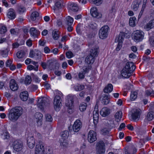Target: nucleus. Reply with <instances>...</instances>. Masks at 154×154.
<instances>
[{
    "label": "nucleus",
    "instance_id": "f257e3e1",
    "mask_svg": "<svg viewBox=\"0 0 154 154\" xmlns=\"http://www.w3.org/2000/svg\"><path fill=\"white\" fill-rule=\"evenodd\" d=\"M23 109L20 106L15 107L9 111L8 114L9 119L11 121H17L22 114Z\"/></svg>",
    "mask_w": 154,
    "mask_h": 154
},
{
    "label": "nucleus",
    "instance_id": "f03ea898",
    "mask_svg": "<svg viewBox=\"0 0 154 154\" xmlns=\"http://www.w3.org/2000/svg\"><path fill=\"white\" fill-rule=\"evenodd\" d=\"M44 146V143L39 141L36 145L35 154H52L50 152V149H49L47 151V149Z\"/></svg>",
    "mask_w": 154,
    "mask_h": 154
},
{
    "label": "nucleus",
    "instance_id": "7ed1b4c3",
    "mask_svg": "<svg viewBox=\"0 0 154 154\" xmlns=\"http://www.w3.org/2000/svg\"><path fill=\"white\" fill-rule=\"evenodd\" d=\"M49 105V100L45 97H39L37 106L41 109L42 110L44 107Z\"/></svg>",
    "mask_w": 154,
    "mask_h": 154
},
{
    "label": "nucleus",
    "instance_id": "20e7f679",
    "mask_svg": "<svg viewBox=\"0 0 154 154\" xmlns=\"http://www.w3.org/2000/svg\"><path fill=\"white\" fill-rule=\"evenodd\" d=\"M144 35V33L143 31L137 30L133 34V39L136 42H139L143 39Z\"/></svg>",
    "mask_w": 154,
    "mask_h": 154
},
{
    "label": "nucleus",
    "instance_id": "39448f33",
    "mask_svg": "<svg viewBox=\"0 0 154 154\" xmlns=\"http://www.w3.org/2000/svg\"><path fill=\"white\" fill-rule=\"evenodd\" d=\"M109 29V27L108 26H104L100 29L99 32V38L102 39L106 38L107 36Z\"/></svg>",
    "mask_w": 154,
    "mask_h": 154
},
{
    "label": "nucleus",
    "instance_id": "423d86ee",
    "mask_svg": "<svg viewBox=\"0 0 154 154\" xmlns=\"http://www.w3.org/2000/svg\"><path fill=\"white\" fill-rule=\"evenodd\" d=\"M61 99L59 95H56L54 100V105L55 109L57 111L60 110V107L62 106Z\"/></svg>",
    "mask_w": 154,
    "mask_h": 154
},
{
    "label": "nucleus",
    "instance_id": "0eeeda50",
    "mask_svg": "<svg viewBox=\"0 0 154 154\" xmlns=\"http://www.w3.org/2000/svg\"><path fill=\"white\" fill-rule=\"evenodd\" d=\"M104 146V144L103 141H100L97 143L96 146L97 154H104L105 151Z\"/></svg>",
    "mask_w": 154,
    "mask_h": 154
},
{
    "label": "nucleus",
    "instance_id": "6e6552de",
    "mask_svg": "<svg viewBox=\"0 0 154 154\" xmlns=\"http://www.w3.org/2000/svg\"><path fill=\"white\" fill-rule=\"evenodd\" d=\"M97 134L93 130H90L88 134V140L91 143H93L97 139Z\"/></svg>",
    "mask_w": 154,
    "mask_h": 154
},
{
    "label": "nucleus",
    "instance_id": "1a4fd4ad",
    "mask_svg": "<svg viewBox=\"0 0 154 154\" xmlns=\"http://www.w3.org/2000/svg\"><path fill=\"white\" fill-rule=\"evenodd\" d=\"M13 147L14 149L17 152L20 151L23 148L22 142L20 140L14 141L13 143Z\"/></svg>",
    "mask_w": 154,
    "mask_h": 154
},
{
    "label": "nucleus",
    "instance_id": "9d476101",
    "mask_svg": "<svg viewBox=\"0 0 154 154\" xmlns=\"http://www.w3.org/2000/svg\"><path fill=\"white\" fill-rule=\"evenodd\" d=\"M82 123L81 121L79 119L76 120L72 126L73 131L74 132H78L82 128Z\"/></svg>",
    "mask_w": 154,
    "mask_h": 154
},
{
    "label": "nucleus",
    "instance_id": "9b49d317",
    "mask_svg": "<svg viewBox=\"0 0 154 154\" xmlns=\"http://www.w3.org/2000/svg\"><path fill=\"white\" fill-rule=\"evenodd\" d=\"M73 97L72 96L68 95L67 97L66 105L69 109H71L73 106Z\"/></svg>",
    "mask_w": 154,
    "mask_h": 154
},
{
    "label": "nucleus",
    "instance_id": "f8f14e48",
    "mask_svg": "<svg viewBox=\"0 0 154 154\" xmlns=\"http://www.w3.org/2000/svg\"><path fill=\"white\" fill-rule=\"evenodd\" d=\"M140 110L139 109H135L133 110L131 115L133 120L136 121L138 120L140 117Z\"/></svg>",
    "mask_w": 154,
    "mask_h": 154
},
{
    "label": "nucleus",
    "instance_id": "ddd939ff",
    "mask_svg": "<svg viewBox=\"0 0 154 154\" xmlns=\"http://www.w3.org/2000/svg\"><path fill=\"white\" fill-rule=\"evenodd\" d=\"M123 68L132 73L135 70L136 66L133 63L128 62L126 63Z\"/></svg>",
    "mask_w": 154,
    "mask_h": 154
},
{
    "label": "nucleus",
    "instance_id": "4468645a",
    "mask_svg": "<svg viewBox=\"0 0 154 154\" xmlns=\"http://www.w3.org/2000/svg\"><path fill=\"white\" fill-rule=\"evenodd\" d=\"M90 12L91 15L94 17L97 18H101L102 15L101 13L98 12L96 7H93L91 9Z\"/></svg>",
    "mask_w": 154,
    "mask_h": 154
},
{
    "label": "nucleus",
    "instance_id": "2eb2a0df",
    "mask_svg": "<svg viewBox=\"0 0 154 154\" xmlns=\"http://www.w3.org/2000/svg\"><path fill=\"white\" fill-rule=\"evenodd\" d=\"M96 31L88 27L85 28V30L83 32V35L86 34V35L89 38H91L93 36L95 35Z\"/></svg>",
    "mask_w": 154,
    "mask_h": 154
},
{
    "label": "nucleus",
    "instance_id": "dca6fc26",
    "mask_svg": "<svg viewBox=\"0 0 154 154\" xmlns=\"http://www.w3.org/2000/svg\"><path fill=\"white\" fill-rule=\"evenodd\" d=\"M29 56L31 58H34L37 59L41 57V53L38 50H31L29 53Z\"/></svg>",
    "mask_w": 154,
    "mask_h": 154
},
{
    "label": "nucleus",
    "instance_id": "f3484780",
    "mask_svg": "<svg viewBox=\"0 0 154 154\" xmlns=\"http://www.w3.org/2000/svg\"><path fill=\"white\" fill-rule=\"evenodd\" d=\"M27 143L28 146L30 148L34 147L35 144V142L33 136H29L27 138Z\"/></svg>",
    "mask_w": 154,
    "mask_h": 154
},
{
    "label": "nucleus",
    "instance_id": "a211bd4d",
    "mask_svg": "<svg viewBox=\"0 0 154 154\" xmlns=\"http://www.w3.org/2000/svg\"><path fill=\"white\" fill-rule=\"evenodd\" d=\"M9 87L11 90L14 91L17 90L18 88L17 84L16 82L13 79H12L10 80Z\"/></svg>",
    "mask_w": 154,
    "mask_h": 154
},
{
    "label": "nucleus",
    "instance_id": "6ab92c4d",
    "mask_svg": "<svg viewBox=\"0 0 154 154\" xmlns=\"http://www.w3.org/2000/svg\"><path fill=\"white\" fill-rule=\"evenodd\" d=\"M124 151L125 154H135L137 152L136 149L132 146L126 147L124 149Z\"/></svg>",
    "mask_w": 154,
    "mask_h": 154
},
{
    "label": "nucleus",
    "instance_id": "aec40b11",
    "mask_svg": "<svg viewBox=\"0 0 154 154\" xmlns=\"http://www.w3.org/2000/svg\"><path fill=\"white\" fill-rule=\"evenodd\" d=\"M110 113V110L108 108L104 107L100 111V114L103 117H105L109 115Z\"/></svg>",
    "mask_w": 154,
    "mask_h": 154
},
{
    "label": "nucleus",
    "instance_id": "412c9836",
    "mask_svg": "<svg viewBox=\"0 0 154 154\" xmlns=\"http://www.w3.org/2000/svg\"><path fill=\"white\" fill-rule=\"evenodd\" d=\"M141 2V0H135L131 5L132 9L134 11H137L139 5Z\"/></svg>",
    "mask_w": 154,
    "mask_h": 154
},
{
    "label": "nucleus",
    "instance_id": "4be33fe9",
    "mask_svg": "<svg viewBox=\"0 0 154 154\" xmlns=\"http://www.w3.org/2000/svg\"><path fill=\"white\" fill-rule=\"evenodd\" d=\"M85 27H83V26L81 24H79L76 27V32L79 35H83V32H85Z\"/></svg>",
    "mask_w": 154,
    "mask_h": 154
},
{
    "label": "nucleus",
    "instance_id": "5701e85b",
    "mask_svg": "<svg viewBox=\"0 0 154 154\" xmlns=\"http://www.w3.org/2000/svg\"><path fill=\"white\" fill-rule=\"evenodd\" d=\"M131 72L123 68L121 71V75L123 77L128 78L130 77L131 75Z\"/></svg>",
    "mask_w": 154,
    "mask_h": 154
},
{
    "label": "nucleus",
    "instance_id": "b1692460",
    "mask_svg": "<svg viewBox=\"0 0 154 154\" xmlns=\"http://www.w3.org/2000/svg\"><path fill=\"white\" fill-rule=\"evenodd\" d=\"M154 27V19L150 20L144 26V29L148 31Z\"/></svg>",
    "mask_w": 154,
    "mask_h": 154
},
{
    "label": "nucleus",
    "instance_id": "393cba45",
    "mask_svg": "<svg viewBox=\"0 0 154 154\" xmlns=\"http://www.w3.org/2000/svg\"><path fill=\"white\" fill-rule=\"evenodd\" d=\"M30 32L31 35L34 37H36L40 34V32L34 27L30 29Z\"/></svg>",
    "mask_w": 154,
    "mask_h": 154
},
{
    "label": "nucleus",
    "instance_id": "a878e982",
    "mask_svg": "<svg viewBox=\"0 0 154 154\" xmlns=\"http://www.w3.org/2000/svg\"><path fill=\"white\" fill-rule=\"evenodd\" d=\"M125 36V33L124 32H121L118 36H117L115 39L116 42L122 43L123 41V38Z\"/></svg>",
    "mask_w": 154,
    "mask_h": 154
},
{
    "label": "nucleus",
    "instance_id": "bb28decb",
    "mask_svg": "<svg viewBox=\"0 0 154 154\" xmlns=\"http://www.w3.org/2000/svg\"><path fill=\"white\" fill-rule=\"evenodd\" d=\"M7 15L8 17L11 19H14L16 16L14 10L12 8H10L8 10Z\"/></svg>",
    "mask_w": 154,
    "mask_h": 154
},
{
    "label": "nucleus",
    "instance_id": "cd10ccee",
    "mask_svg": "<svg viewBox=\"0 0 154 154\" xmlns=\"http://www.w3.org/2000/svg\"><path fill=\"white\" fill-rule=\"evenodd\" d=\"M154 118V112L151 111L148 112L146 116L145 119L148 121H152Z\"/></svg>",
    "mask_w": 154,
    "mask_h": 154
},
{
    "label": "nucleus",
    "instance_id": "c85d7f7f",
    "mask_svg": "<svg viewBox=\"0 0 154 154\" xmlns=\"http://www.w3.org/2000/svg\"><path fill=\"white\" fill-rule=\"evenodd\" d=\"M95 60V58L92 57L91 55H88L86 58L85 62L88 64H92Z\"/></svg>",
    "mask_w": 154,
    "mask_h": 154
},
{
    "label": "nucleus",
    "instance_id": "c756f323",
    "mask_svg": "<svg viewBox=\"0 0 154 154\" xmlns=\"http://www.w3.org/2000/svg\"><path fill=\"white\" fill-rule=\"evenodd\" d=\"M20 97L21 99L23 101L27 100L28 97V94L27 91H24L20 93Z\"/></svg>",
    "mask_w": 154,
    "mask_h": 154
},
{
    "label": "nucleus",
    "instance_id": "7c9ffc66",
    "mask_svg": "<svg viewBox=\"0 0 154 154\" xmlns=\"http://www.w3.org/2000/svg\"><path fill=\"white\" fill-rule=\"evenodd\" d=\"M113 89V86L111 84H109L106 86L103 89V91L104 93H110Z\"/></svg>",
    "mask_w": 154,
    "mask_h": 154
},
{
    "label": "nucleus",
    "instance_id": "2f4dec72",
    "mask_svg": "<svg viewBox=\"0 0 154 154\" xmlns=\"http://www.w3.org/2000/svg\"><path fill=\"white\" fill-rule=\"evenodd\" d=\"M98 48L96 47L92 48L90 51L89 55L95 58L98 55Z\"/></svg>",
    "mask_w": 154,
    "mask_h": 154
},
{
    "label": "nucleus",
    "instance_id": "473e14b6",
    "mask_svg": "<svg viewBox=\"0 0 154 154\" xmlns=\"http://www.w3.org/2000/svg\"><path fill=\"white\" fill-rule=\"evenodd\" d=\"M68 7L70 10L73 11H77L79 9V7L75 3L71 4L69 5Z\"/></svg>",
    "mask_w": 154,
    "mask_h": 154
},
{
    "label": "nucleus",
    "instance_id": "72a5a7b5",
    "mask_svg": "<svg viewBox=\"0 0 154 154\" xmlns=\"http://www.w3.org/2000/svg\"><path fill=\"white\" fill-rule=\"evenodd\" d=\"M35 116L37 120V123H38V122H39L40 124H41V122L42 121V119L43 117L42 114L40 112H37L35 113Z\"/></svg>",
    "mask_w": 154,
    "mask_h": 154
},
{
    "label": "nucleus",
    "instance_id": "f704fd0d",
    "mask_svg": "<svg viewBox=\"0 0 154 154\" xmlns=\"http://www.w3.org/2000/svg\"><path fill=\"white\" fill-rule=\"evenodd\" d=\"M109 95H104L102 100V103L104 105H107L108 104L109 102Z\"/></svg>",
    "mask_w": 154,
    "mask_h": 154
},
{
    "label": "nucleus",
    "instance_id": "c9c22d12",
    "mask_svg": "<svg viewBox=\"0 0 154 154\" xmlns=\"http://www.w3.org/2000/svg\"><path fill=\"white\" fill-rule=\"evenodd\" d=\"M99 112H93V122L96 125L98 122L99 120Z\"/></svg>",
    "mask_w": 154,
    "mask_h": 154
},
{
    "label": "nucleus",
    "instance_id": "e433bc0d",
    "mask_svg": "<svg viewBox=\"0 0 154 154\" xmlns=\"http://www.w3.org/2000/svg\"><path fill=\"white\" fill-rule=\"evenodd\" d=\"M66 24L67 25H72L73 22V19L69 16L66 18Z\"/></svg>",
    "mask_w": 154,
    "mask_h": 154
},
{
    "label": "nucleus",
    "instance_id": "4c0bfd02",
    "mask_svg": "<svg viewBox=\"0 0 154 154\" xmlns=\"http://www.w3.org/2000/svg\"><path fill=\"white\" fill-rule=\"evenodd\" d=\"M55 62L52 60H49L47 62V65L52 70L54 68Z\"/></svg>",
    "mask_w": 154,
    "mask_h": 154
},
{
    "label": "nucleus",
    "instance_id": "58836bf2",
    "mask_svg": "<svg viewBox=\"0 0 154 154\" xmlns=\"http://www.w3.org/2000/svg\"><path fill=\"white\" fill-rule=\"evenodd\" d=\"M60 144L61 146L63 147H66L68 144L66 139L61 138L60 140Z\"/></svg>",
    "mask_w": 154,
    "mask_h": 154
},
{
    "label": "nucleus",
    "instance_id": "ea45409f",
    "mask_svg": "<svg viewBox=\"0 0 154 154\" xmlns=\"http://www.w3.org/2000/svg\"><path fill=\"white\" fill-rule=\"evenodd\" d=\"M9 50L6 48L4 50H0V54L3 57H6L8 56Z\"/></svg>",
    "mask_w": 154,
    "mask_h": 154
},
{
    "label": "nucleus",
    "instance_id": "a19ab883",
    "mask_svg": "<svg viewBox=\"0 0 154 154\" xmlns=\"http://www.w3.org/2000/svg\"><path fill=\"white\" fill-rule=\"evenodd\" d=\"M39 16V13L37 11H34L33 12L31 15V19L33 20L34 21L35 20L36 18L38 17Z\"/></svg>",
    "mask_w": 154,
    "mask_h": 154
},
{
    "label": "nucleus",
    "instance_id": "79ce46f5",
    "mask_svg": "<svg viewBox=\"0 0 154 154\" xmlns=\"http://www.w3.org/2000/svg\"><path fill=\"white\" fill-rule=\"evenodd\" d=\"M136 20V18L134 17H130L129 21L130 26L132 27L134 26H135V21Z\"/></svg>",
    "mask_w": 154,
    "mask_h": 154
},
{
    "label": "nucleus",
    "instance_id": "37998d69",
    "mask_svg": "<svg viewBox=\"0 0 154 154\" xmlns=\"http://www.w3.org/2000/svg\"><path fill=\"white\" fill-rule=\"evenodd\" d=\"M88 27L96 32L97 30V25L95 23H92L89 25Z\"/></svg>",
    "mask_w": 154,
    "mask_h": 154
},
{
    "label": "nucleus",
    "instance_id": "c03bdc74",
    "mask_svg": "<svg viewBox=\"0 0 154 154\" xmlns=\"http://www.w3.org/2000/svg\"><path fill=\"white\" fill-rule=\"evenodd\" d=\"M69 135V134L67 131H65L61 133V138L63 139H67Z\"/></svg>",
    "mask_w": 154,
    "mask_h": 154
},
{
    "label": "nucleus",
    "instance_id": "a18cd8bd",
    "mask_svg": "<svg viewBox=\"0 0 154 154\" xmlns=\"http://www.w3.org/2000/svg\"><path fill=\"white\" fill-rule=\"evenodd\" d=\"M137 93L136 91H132L131 93L130 99L132 101L135 100L137 97Z\"/></svg>",
    "mask_w": 154,
    "mask_h": 154
},
{
    "label": "nucleus",
    "instance_id": "49530a36",
    "mask_svg": "<svg viewBox=\"0 0 154 154\" xmlns=\"http://www.w3.org/2000/svg\"><path fill=\"white\" fill-rule=\"evenodd\" d=\"M122 116V112L121 111L117 112L115 115V118L120 121Z\"/></svg>",
    "mask_w": 154,
    "mask_h": 154
},
{
    "label": "nucleus",
    "instance_id": "de8ad7c7",
    "mask_svg": "<svg viewBox=\"0 0 154 154\" xmlns=\"http://www.w3.org/2000/svg\"><path fill=\"white\" fill-rule=\"evenodd\" d=\"M60 32L58 31H54L52 32L53 37L55 40H57L59 36Z\"/></svg>",
    "mask_w": 154,
    "mask_h": 154
},
{
    "label": "nucleus",
    "instance_id": "09e8293b",
    "mask_svg": "<svg viewBox=\"0 0 154 154\" xmlns=\"http://www.w3.org/2000/svg\"><path fill=\"white\" fill-rule=\"evenodd\" d=\"M32 81V79L31 77L29 75H27L25 78L24 81L25 84L26 85H29L31 83Z\"/></svg>",
    "mask_w": 154,
    "mask_h": 154
},
{
    "label": "nucleus",
    "instance_id": "8fccbe9b",
    "mask_svg": "<svg viewBox=\"0 0 154 154\" xmlns=\"http://www.w3.org/2000/svg\"><path fill=\"white\" fill-rule=\"evenodd\" d=\"M17 9L18 12L20 14L23 13L26 11L25 8L24 6L21 5L18 6Z\"/></svg>",
    "mask_w": 154,
    "mask_h": 154
},
{
    "label": "nucleus",
    "instance_id": "3c124183",
    "mask_svg": "<svg viewBox=\"0 0 154 154\" xmlns=\"http://www.w3.org/2000/svg\"><path fill=\"white\" fill-rule=\"evenodd\" d=\"M74 87L75 91H79L83 90L85 88V86L83 85L78 84L77 85L75 86Z\"/></svg>",
    "mask_w": 154,
    "mask_h": 154
},
{
    "label": "nucleus",
    "instance_id": "603ef678",
    "mask_svg": "<svg viewBox=\"0 0 154 154\" xmlns=\"http://www.w3.org/2000/svg\"><path fill=\"white\" fill-rule=\"evenodd\" d=\"M62 6L61 2L60 1H57L55 4V6L53 8V10L54 11L57 10V8H61Z\"/></svg>",
    "mask_w": 154,
    "mask_h": 154
},
{
    "label": "nucleus",
    "instance_id": "864d4df0",
    "mask_svg": "<svg viewBox=\"0 0 154 154\" xmlns=\"http://www.w3.org/2000/svg\"><path fill=\"white\" fill-rule=\"evenodd\" d=\"M91 69V66H85L83 67L82 68V70L83 72L85 74L88 72Z\"/></svg>",
    "mask_w": 154,
    "mask_h": 154
},
{
    "label": "nucleus",
    "instance_id": "5fc2aeb1",
    "mask_svg": "<svg viewBox=\"0 0 154 154\" xmlns=\"http://www.w3.org/2000/svg\"><path fill=\"white\" fill-rule=\"evenodd\" d=\"M86 107L87 105L85 103H82L79 106V109L81 111H84L86 109Z\"/></svg>",
    "mask_w": 154,
    "mask_h": 154
},
{
    "label": "nucleus",
    "instance_id": "6e6d98bb",
    "mask_svg": "<svg viewBox=\"0 0 154 154\" xmlns=\"http://www.w3.org/2000/svg\"><path fill=\"white\" fill-rule=\"evenodd\" d=\"M25 55V52L23 51H18L17 54V57L19 58L23 57Z\"/></svg>",
    "mask_w": 154,
    "mask_h": 154
},
{
    "label": "nucleus",
    "instance_id": "4d7b16f0",
    "mask_svg": "<svg viewBox=\"0 0 154 154\" xmlns=\"http://www.w3.org/2000/svg\"><path fill=\"white\" fill-rule=\"evenodd\" d=\"M146 94L147 96H154V91L150 90H147L145 91Z\"/></svg>",
    "mask_w": 154,
    "mask_h": 154
},
{
    "label": "nucleus",
    "instance_id": "13d9d810",
    "mask_svg": "<svg viewBox=\"0 0 154 154\" xmlns=\"http://www.w3.org/2000/svg\"><path fill=\"white\" fill-rule=\"evenodd\" d=\"M38 88V87L36 85H31L28 88L29 90L31 91H36Z\"/></svg>",
    "mask_w": 154,
    "mask_h": 154
},
{
    "label": "nucleus",
    "instance_id": "bf43d9fd",
    "mask_svg": "<svg viewBox=\"0 0 154 154\" xmlns=\"http://www.w3.org/2000/svg\"><path fill=\"white\" fill-rule=\"evenodd\" d=\"M9 137V133L6 132H4L2 134V137L4 140L8 139Z\"/></svg>",
    "mask_w": 154,
    "mask_h": 154
},
{
    "label": "nucleus",
    "instance_id": "052dcab7",
    "mask_svg": "<svg viewBox=\"0 0 154 154\" xmlns=\"http://www.w3.org/2000/svg\"><path fill=\"white\" fill-rule=\"evenodd\" d=\"M7 29L6 27L5 26H2L0 28V33L1 34H3L6 32Z\"/></svg>",
    "mask_w": 154,
    "mask_h": 154
},
{
    "label": "nucleus",
    "instance_id": "680f3d73",
    "mask_svg": "<svg viewBox=\"0 0 154 154\" xmlns=\"http://www.w3.org/2000/svg\"><path fill=\"white\" fill-rule=\"evenodd\" d=\"M66 57L68 58H70L73 56V53L71 51H69L66 52Z\"/></svg>",
    "mask_w": 154,
    "mask_h": 154
},
{
    "label": "nucleus",
    "instance_id": "e2e57ef3",
    "mask_svg": "<svg viewBox=\"0 0 154 154\" xmlns=\"http://www.w3.org/2000/svg\"><path fill=\"white\" fill-rule=\"evenodd\" d=\"M85 73L83 72L82 70L79 72L78 74V77L80 79H83L85 77Z\"/></svg>",
    "mask_w": 154,
    "mask_h": 154
},
{
    "label": "nucleus",
    "instance_id": "0e129e2a",
    "mask_svg": "<svg viewBox=\"0 0 154 154\" xmlns=\"http://www.w3.org/2000/svg\"><path fill=\"white\" fill-rule=\"evenodd\" d=\"M46 121L48 122H51L52 120V118L51 115L47 114L45 116Z\"/></svg>",
    "mask_w": 154,
    "mask_h": 154
},
{
    "label": "nucleus",
    "instance_id": "69168bd1",
    "mask_svg": "<svg viewBox=\"0 0 154 154\" xmlns=\"http://www.w3.org/2000/svg\"><path fill=\"white\" fill-rule=\"evenodd\" d=\"M150 44L152 46H154V37L151 36L150 37L149 40Z\"/></svg>",
    "mask_w": 154,
    "mask_h": 154
},
{
    "label": "nucleus",
    "instance_id": "338daca9",
    "mask_svg": "<svg viewBox=\"0 0 154 154\" xmlns=\"http://www.w3.org/2000/svg\"><path fill=\"white\" fill-rule=\"evenodd\" d=\"M94 3L97 5H99L102 4V0H95L94 1Z\"/></svg>",
    "mask_w": 154,
    "mask_h": 154
},
{
    "label": "nucleus",
    "instance_id": "774afa93",
    "mask_svg": "<svg viewBox=\"0 0 154 154\" xmlns=\"http://www.w3.org/2000/svg\"><path fill=\"white\" fill-rule=\"evenodd\" d=\"M12 61L11 60H8L6 62V67H9L11 64Z\"/></svg>",
    "mask_w": 154,
    "mask_h": 154
}]
</instances>
